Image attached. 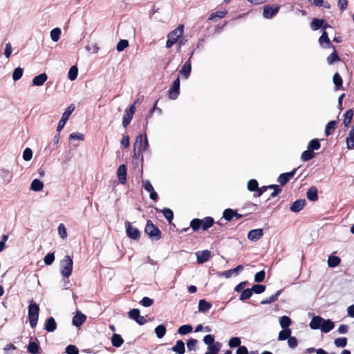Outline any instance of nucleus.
<instances>
[{
	"label": "nucleus",
	"mask_w": 354,
	"mask_h": 354,
	"mask_svg": "<svg viewBox=\"0 0 354 354\" xmlns=\"http://www.w3.org/2000/svg\"><path fill=\"white\" fill-rule=\"evenodd\" d=\"M39 313V305L36 303H31L28 308V315L31 328H35L38 322Z\"/></svg>",
	"instance_id": "1"
},
{
	"label": "nucleus",
	"mask_w": 354,
	"mask_h": 354,
	"mask_svg": "<svg viewBox=\"0 0 354 354\" xmlns=\"http://www.w3.org/2000/svg\"><path fill=\"white\" fill-rule=\"evenodd\" d=\"M184 26L179 25L176 28L170 32L167 35L166 47L170 48L183 34Z\"/></svg>",
	"instance_id": "2"
},
{
	"label": "nucleus",
	"mask_w": 354,
	"mask_h": 354,
	"mask_svg": "<svg viewBox=\"0 0 354 354\" xmlns=\"http://www.w3.org/2000/svg\"><path fill=\"white\" fill-rule=\"evenodd\" d=\"M145 232L152 240L158 241L161 239V231L151 220L147 221Z\"/></svg>",
	"instance_id": "3"
},
{
	"label": "nucleus",
	"mask_w": 354,
	"mask_h": 354,
	"mask_svg": "<svg viewBox=\"0 0 354 354\" xmlns=\"http://www.w3.org/2000/svg\"><path fill=\"white\" fill-rule=\"evenodd\" d=\"M73 264V262L72 258L68 255L65 256L61 261V274L63 277L68 278L71 275Z\"/></svg>",
	"instance_id": "4"
},
{
	"label": "nucleus",
	"mask_w": 354,
	"mask_h": 354,
	"mask_svg": "<svg viewBox=\"0 0 354 354\" xmlns=\"http://www.w3.org/2000/svg\"><path fill=\"white\" fill-rule=\"evenodd\" d=\"M149 147L148 139L145 134L143 136L142 134L138 135L135 140L133 144L134 149H139V151H145Z\"/></svg>",
	"instance_id": "5"
},
{
	"label": "nucleus",
	"mask_w": 354,
	"mask_h": 354,
	"mask_svg": "<svg viewBox=\"0 0 354 354\" xmlns=\"http://www.w3.org/2000/svg\"><path fill=\"white\" fill-rule=\"evenodd\" d=\"M125 228H126V232L127 235L129 238L133 240H138L140 237V230L136 227H133L131 225V223L129 221L125 222Z\"/></svg>",
	"instance_id": "6"
},
{
	"label": "nucleus",
	"mask_w": 354,
	"mask_h": 354,
	"mask_svg": "<svg viewBox=\"0 0 354 354\" xmlns=\"http://www.w3.org/2000/svg\"><path fill=\"white\" fill-rule=\"evenodd\" d=\"M74 109H75V106H74V104H72L63 113L62 118L58 122V125L57 127V132H59L64 128V125L66 123V121L68 120L69 116L71 115V113H73Z\"/></svg>",
	"instance_id": "7"
},
{
	"label": "nucleus",
	"mask_w": 354,
	"mask_h": 354,
	"mask_svg": "<svg viewBox=\"0 0 354 354\" xmlns=\"http://www.w3.org/2000/svg\"><path fill=\"white\" fill-rule=\"evenodd\" d=\"M180 77H178L172 83L169 90V97L171 100H176L180 93Z\"/></svg>",
	"instance_id": "8"
},
{
	"label": "nucleus",
	"mask_w": 354,
	"mask_h": 354,
	"mask_svg": "<svg viewBox=\"0 0 354 354\" xmlns=\"http://www.w3.org/2000/svg\"><path fill=\"white\" fill-rule=\"evenodd\" d=\"M280 7L278 6H272L266 5L263 7V16L266 19H272L274 15L277 14Z\"/></svg>",
	"instance_id": "9"
},
{
	"label": "nucleus",
	"mask_w": 354,
	"mask_h": 354,
	"mask_svg": "<svg viewBox=\"0 0 354 354\" xmlns=\"http://www.w3.org/2000/svg\"><path fill=\"white\" fill-rule=\"evenodd\" d=\"M297 170V168H295L291 171L281 174L277 178V182L281 186L286 185L289 180L295 176Z\"/></svg>",
	"instance_id": "10"
},
{
	"label": "nucleus",
	"mask_w": 354,
	"mask_h": 354,
	"mask_svg": "<svg viewBox=\"0 0 354 354\" xmlns=\"http://www.w3.org/2000/svg\"><path fill=\"white\" fill-rule=\"evenodd\" d=\"M197 263L203 264L209 261L211 257V252L208 250L198 251L196 252Z\"/></svg>",
	"instance_id": "11"
},
{
	"label": "nucleus",
	"mask_w": 354,
	"mask_h": 354,
	"mask_svg": "<svg viewBox=\"0 0 354 354\" xmlns=\"http://www.w3.org/2000/svg\"><path fill=\"white\" fill-rule=\"evenodd\" d=\"M127 168L124 164L120 165L117 170V176L120 183L124 185L127 183Z\"/></svg>",
	"instance_id": "12"
},
{
	"label": "nucleus",
	"mask_w": 354,
	"mask_h": 354,
	"mask_svg": "<svg viewBox=\"0 0 354 354\" xmlns=\"http://www.w3.org/2000/svg\"><path fill=\"white\" fill-rule=\"evenodd\" d=\"M263 236V230L261 228L251 230L248 233V239L251 241H257Z\"/></svg>",
	"instance_id": "13"
},
{
	"label": "nucleus",
	"mask_w": 354,
	"mask_h": 354,
	"mask_svg": "<svg viewBox=\"0 0 354 354\" xmlns=\"http://www.w3.org/2000/svg\"><path fill=\"white\" fill-rule=\"evenodd\" d=\"M319 42L325 48H334V45L331 44L326 30H323L322 35L319 38Z\"/></svg>",
	"instance_id": "14"
},
{
	"label": "nucleus",
	"mask_w": 354,
	"mask_h": 354,
	"mask_svg": "<svg viewBox=\"0 0 354 354\" xmlns=\"http://www.w3.org/2000/svg\"><path fill=\"white\" fill-rule=\"evenodd\" d=\"M306 204L305 199H297L290 206L291 212L297 213L302 210Z\"/></svg>",
	"instance_id": "15"
},
{
	"label": "nucleus",
	"mask_w": 354,
	"mask_h": 354,
	"mask_svg": "<svg viewBox=\"0 0 354 354\" xmlns=\"http://www.w3.org/2000/svg\"><path fill=\"white\" fill-rule=\"evenodd\" d=\"M86 319V316L80 311H77L76 314L73 316L72 324L76 327L81 326Z\"/></svg>",
	"instance_id": "16"
},
{
	"label": "nucleus",
	"mask_w": 354,
	"mask_h": 354,
	"mask_svg": "<svg viewBox=\"0 0 354 354\" xmlns=\"http://www.w3.org/2000/svg\"><path fill=\"white\" fill-rule=\"evenodd\" d=\"M324 318L319 315L314 316L310 322L309 326L311 329L317 330L322 328Z\"/></svg>",
	"instance_id": "17"
},
{
	"label": "nucleus",
	"mask_w": 354,
	"mask_h": 354,
	"mask_svg": "<svg viewBox=\"0 0 354 354\" xmlns=\"http://www.w3.org/2000/svg\"><path fill=\"white\" fill-rule=\"evenodd\" d=\"M57 328V323L53 317L47 318L44 324V329L48 332H54Z\"/></svg>",
	"instance_id": "18"
},
{
	"label": "nucleus",
	"mask_w": 354,
	"mask_h": 354,
	"mask_svg": "<svg viewBox=\"0 0 354 354\" xmlns=\"http://www.w3.org/2000/svg\"><path fill=\"white\" fill-rule=\"evenodd\" d=\"M307 198L312 202H315L318 200V190L315 186L310 187L306 192Z\"/></svg>",
	"instance_id": "19"
},
{
	"label": "nucleus",
	"mask_w": 354,
	"mask_h": 354,
	"mask_svg": "<svg viewBox=\"0 0 354 354\" xmlns=\"http://www.w3.org/2000/svg\"><path fill=\"white\" fill-rule=\"evenodd\" d=\"M201 229L203 231L207 230L209 228L213 226L214 224V219L211 216H206L203 219H201Z\"/></svg>",
	"instance_id": "20"
},
{
	"label": "nucleus",
	"mask_w": 354,
	"mask_h": 354,
	"mask_svg": "<svg viewBox=\"0 0 354 354\" xmlns=\"http://www.w3.org/2000/svg\"><path fill=\"white\" fill-rule=\"evenodd\" d=\"M48 76L45 73H41L37 76H35L32 79V85L40 86L44 84V82L47 80Z\"/></svg>",
	"instance_id": "21"
},
{
	"label": "nucleus",
	"mask_w": 354,
	"mask_h": 354,
	"mask_svg": "<svg viewBox=\"0 0 354 354\" xmlns=\"http://www.w3.org/2000/svg\"><path fill=\"white\" fill-rule=\"evenodd\" d=\"M192 71V65H191V61L190 58L185 62L183 64L180 73V74L185 77V78H188L190 75Z\"/></svg>",
	"instance_id": "22"
},
{
	"label": "nucleus",
	"mask_w": 354,
	"mask_h": 354,
	"mask_svg": "<svg viewBox=\"0 0 354 354\" xmlns=\"http://www.w3.org/2000/svg\"><path fill=\"white\" fill-rule=\"evenodd\" d=\"M212 304L210 302L202 299L199 300L198 309L201 313H206L212 308Z\"/></svg>",
	"instance_id": "23"
},
{
	"label": "nucleus",
	"mask_w": 354,
	"mask_h": 354,
	"mask_svg": "<svg viewBox=\"0 0 354 354\" xmlns=\"http://www.w3.org/2000/svg\"><path fill=\"white\" fill-rule=\"evenodd\" d=\"M334 327H335V324L331 319H324V322L322 324L321 330L322 333H327L330 332L331 330H333L334 328Z\"/></svg>",
	"instance_id": "24"
},
{
	"label": "nucleus",
	"mask_w": 354,
	"mask_h": 354,
	"mask_svg": "<svg viewBox=\"0 0 354 354\" xmlns=\"http://www.w3.org/2000/svg\"><path fill=\"white\" fill-rule=\"evenodd\" d=\"M171 350L178 354H185V343L182 340H180V339L177 340L175 346H174L171 348Z\"/></svg>",
	"instance_id": "25"
},
{
	"label": "nucleus",
	"mask_w": 354,
	"mask_h": 354,
	"mask_svg": "<svg viewBox=\"0 0 354 354\" xmlns=\"http://www.w3.org/2000/svg\"><path fill=\"white\" fill-rule=\"evenodd\" d=\"M353 115H354V111H353V109H350L346 111V113L344 115V118L343 120V124H344V127H348V126L350 125V124L352 121Z\"/></svg>",
	"instance_id": "26"
},
{
	"label": "nucleus",
	"mask_w": 354,
	"mask_h": 354,
	"mask_svg": "<svg viewBox=\"0 0 354 354\" xmlns=\"http://www.w3.org/2000/svg\"><path fill=\"white\" fill-rule=\"evenodd\" d=\"M346 147L348 149L354 148V126L349 131L348 135L346 138Z\"/></svg>",
	"instance_id": "27"
},
{
	"label": "nucleus",
	"mask_w": 354,
	"mask_h": 354,
	"mask_svg": "<svg viewBox=\"0 0 354 354\" xmlns=\"http://www.w3.org/2000/svg\"><path fill=\"white\" fill-rule=\"evenodd\" d=\"M243 270V266L242 265H239L236 268L233 269H230L228 270L224 271L221 274V276H224L226 278H230L232 277V275L235 273L237 274L240 271H242Z\"/></svg>",
	"instance_id": "28"
},
{
	"label": "nucleus",
	"mask_w": 354,
	"mask_h": 354,
	"mask_svg": "<svg viewBox=\"0 0 354 354\" xmlns=\"http://www.w3.org/2000/svg\"><path fill=\"white\" fill-rule=\"evenodd\" d=\"M282 292H283V289L277 290L275 294L272 295L268 299L262 300L260 302V304L261 305H266V304H269L276 301L278 299V297L282 293Z\"/></svg>",
	"instance_id": "29"
},
{
	"label": "nucleus",
	"mask_w": 354,
	"mask_h": 354,
	"mask_svg": "<svg viewBox=\"0 0 354 354\" xmlns=\"http://www.w3.org/2000/svg\"><path fill=\"white\" fill-rule=\"evenodd\" d=\"M111 343L113 346L119 348L124 343V339L120 335L114 333L111 337Z\"/></svg>",
	"instance_id": "30"
},
{
	"label": "nucleus",
	"mask_w": 354,
	"mask_h": 354,
	"mask_svg": "<svg viewBox=\"0 0 354 354\" xmlns=\"http://www.w3.org/2000/svg\"><path fill=\"white\" fill-rule=\"evenodd\" d=\"M44 187V183L39 179H34L30 184V189L35 192H40Z\"/></svg>",
	"instance_id": "31"
},
{
	"label": "nucleus",
	"mask_w": 354,
	"mask_h": 354,
	"mask_svg": "<svg viewBox=\"0 0 354 354\" xmlns=\"http://www.w3.org/2000/svg\"><path fill=\"white\" fill-rule=\"evenodd\" d=\"M40 348L39 344L37 342L30 341L28 345L27 350L31 354H38Z\"/></svg>",
	"instance_id": "32"
},
{
	"label": "nucleus",
	"mask_w": 354,
	"mask_h": 354,
	"mask_svg": "<svg viewBox=\"0 0 354 354\" xmlns=\"http://www.w3.org/2000/svg\"><path fill=\"white\" fill-rule=\"evenodd\" d=\"M341 259L337 256L330 255L328 259V265L330 268L337 267L339 265Z\"/></svg>",
	"instance_id": "33"
},
{
	"label": "nucleus",
	"mask_w": 354,
	"mask_h": 354,
	"mask_svg": "<svg viewBox=\"0 0 354 354\" xmlns=\"http://www.w3.org/2000/svg\"><path fill=\"white\" fill-rule=\"evenodd\" d=\"M333 82L335 85V90H339L342 87L343 80L341 75L338 73H335L334 74Z\"/></svg>",
	"instance_id": "34"
},
{
	"label": "nucleus",
	"mask_w": 354,
	"mask_h": 354,
	"mask_svg": "<svg viewBox=\"0 0 354 354\" xmlns=\"http://www.w3.org/2000/svg\"><path fill=\"white\" fill-rule=\"evenodd\" d=\"M292 330L290 328H285L279 333L278 339L279 341H284L288 339L291 336Z\"/></svg>",
	"instance_id": "35"
},
{
	"label": "nucleus",
	"mask_w": 354,
	"mask_h": 354,
	"mask_svg": "<svg viewBox=\"0 0 354 354\" xmlns=\"http://www.w3.org/2000/svg\"><path fill=\"white\" fill-rule=\"evenodd\" d=\"M324 22V19L314 18L310 23V28L313 30H317L322 28Z\"/></svg>",
	"instance_id": "36"
},
{
	"label": "nucleus",
	"mask_w": 354,
	"mask_h": 354,
	"mask_svg": "<svg viewBox=\"0 0 354 354\" xmlns=\"http://www.w3.org/2000/svg\"><path fill=\"white\" fill-rule=\"evenodd\" d=\"M155 333L158 339L162 338L167 331L166 326L164 324H160L155 328Z\"/></svg>",
	"instance_id": "37"
},
{
	"label": "nucleus",
	"mask_w": 354,
	"mask_h": 354,
	"mask_svg": "<svg viewBox=\"0 0 354 354\" xmlns=\"http://www.w3.org/2000/svg\"><path fill=\"white\" fill-rule=\"evenodd\" d=\"M136 109L134 104H131L129 108L125 109V113L122 118H127V120H131L135 113Z\"/></svg>",
	"instance_id": "38"
},
{
	"label": "nucleus",
	"mask_w": 354,
	"mask_h": 354,
	"mask_svg": "<svg viewBox=\"0 0 354 354\" xmlns=\"http://www.w3.org/2000/svg\"><path fill=\"white\" fill-rule=\"evenodd\" d=\"M291 323H292V321L289 317H288L286 315H283L280 317L279 324H280L281 327L283 329L290 328L289 326H290Z\"/></svg>",
	"instance_id": "39"
},
{
	"label": "nucleus",
	"mask_w": 354,
	"mask_h": 354,
	"mask_svg": "<svg viewBox=\"0 0 354 354\" xmlns=\"http://www.w3.org/2000/svg\"><path fill=\"white\" fill-rule=\"evenodd\" d=\"M315 156V153L308 149L304 151L301 156V158L303 161L306 162L313 159Z\"/></svg>",
	"instance_id": "40"
},
{
	"label": "nucleus",
	"mask_w": 354,
	"mask_h": 354,
	"mask_svg": "<svg viewBox=\"0 0 354 354\" xmlns=\"http://www.w3.org/2000/svg\"><path fill=\"white\" fill-rule=\"evenodd\" d=\"M201 221L200 218H193L190 221L189 227L192 228L193 232H197L201 229Z\"/></svg>",
	"instance_id": "41"
},
{
	"label": "nucleus",
	"mask_w": 354,
	"mask_h": 354,
	"mask_svg": "<svg viewBox=\"0 0 354 354\" xmlns=\"http://www.w3.org/2000/svg\"><path fill=\"white\" fill-rule=\"evenodd\" d=\"M333 52L327 57L326 60L328 64L331 65L334 62L339 61L340 58L337 55V52L334 46Z\"/></svg>",
	"instance_id": "42"
},
{
	"label": "nucleus",
	"mask_w": 354,
	"mask_h": 354,
	"mask_svg": "<svg viewBox=\"0 0 354 354\" xmlns=\"http://www.w3.org/2000/svg\"><path fill=\"white\" fill-rule=\"evenodd\" d=\"M61 32L62 31L59 28H55L53 30H51L50 35L52 41L54 42L57 41L60 38Z\"/></svg>",
	"instance_id": "43"
},
{
	"label": "nucleus",
	"mask_w": 354,
	"mask_h": 354,
	"mask_svg": "<svg viewBox=\"0 0 354 354\" xmlns=\"http://www.w3.org/2000/svg\"><path fill=\"white\" fill-rule=\"evenodd\" d=\"M321 147L319 140L317 138H315L311 140L308 145V149L314 151L315 150H318Z\"/></svg>",
	"instance_id": "44"
},
{
	"label": "nucleus",
	"mask_w": 354,
	"mask_h": 354,
	"mask_svg": "<svg viewBox=\"0 0 354 354\" xmlns=\"http://www.w3.org/2000/svg\"><path fill=\"white\" fill-rule=\"evenodd\" d=\"M234 215V209L231 208L225 209L223 212V218L227 221H231Z\"/></svg>",
	"instance_id": "45"
},
{
	"label": "nucleus",
	"mask_w": 354,
	"mask_h": 354,
	"mask_svg": "<svg viewBox=\"0 0 354 354\" xmlns=\"http://www.w3.org/2000/svg\"><path fill=\"white\" fill-rule=\"evenodd\" d=\"M78 75V68L76 66H72L68 71V77L70 80L73 81L76 80Z\"/></svg>",
	"instance_id": "46"
},
{
	"label": "nucleus",
	"mask_w": 354,
	"mask_h": 354,
	"mask_svg": "<svg viewBox=\"0 0 354 354\" xmlns=\"http://www.w3.org/2000/svg\"><path fill=\"white\" fill-rule=\"evenodd\" d=\"M162 213L163 214L165 218L167 220L169 223H171L173 218H174V213L172 210L169 208L165 207L161 210Z\"/></svg>",
	"instance_id": "47"
},
{
	"label": "nucleus",
	"mask_w": 354,
	"mask_h": 354,
	"mask_svg": "<svg viewBox=\"0 0 354 354\" xmlns=\"http://www.w3.org/2000/svg\"><path fill=\"white\" fill-rule=\"evenodd\" d=\"M192 326L189 324H185L180 326L178 329V333L180 335H187L192 331Z\"/></svg>",
	"instance_id": "48"
},
{
	"label": "nucleus",
	"mask_w": 354,
	"mask_h": 354,
	"mask_svg": "<svg viewBox=\"0 0 354 354\" xmlns=\"http://www.w3.org/2000/svg\"><path fill=\"white\" fill-rule=\"evenodd\" d=\"M252 293H253V291H252V288L244 289L241 292V294L239 296V299L241 301L248 299L252 297Z\"/></svg>",
	"instance_id": "49"
},
{
	"label": "nucleus",
	"mask_w": 354,
	"mask_h": 354,
	"mask_svg": "<svg viewBox=\"0 0 354 354\" xmlns=\"http://www.w3.org/2000/svg\"><path fill=\"white\" fill-rule=\"evenodd\" d=\"M241 339L238 337H231L228 342V346L230 348H236L237 347V348H238L239 347V346H241Z\"/></svg>",
	"instance_id": "50"
},
{
	"label": "nucleus",
	"mask_w": 354,
	"mask_h": 354,
	"mask_svg": "<svg viewBox=\"0 0 354 354\" xmlns=\"http://www.w3.org/2000/svg\"><path fill=\"white\" fill-rule=\"evenodd\" d=\"M24 69L21 67H17L14 69L12 73V79L14 81L20 80L23 75Z\"/></svg>",
	"instance_id": "51"
},
{
	"label": "nucleus",
	"mask_w": 354,
	"mask_h": 354,
	"mask_svg": "<svg viewBox=\"0 0 354 354\" xmlns=\"http://www.w3.org/2000/svg\"><path fill=\"white\" fill-rule=\"evenodd\" d=\"M247 187L250 192H256L257 189H259V183L257 180L251 179L248 182Z\"/></svg>",
	"instance_id": "52"
},
{
	"label": "nucleus",
	"mask_w": 354,
	"mask_h": 354,
	"mask_svg": "<svg viewBox=\"0 0 354 354\" xmlns=\"http://www.w3.org/2000/svg\"><path fill=\"white\" fill-rule=\"evenodd\" d=\"M336 124V120H330L327 123L325 129V134L327 137L331 134L330 131L335 129Z\"/></svg>",
	"instance_id": "53"
},
{
	"label": "nucleus",
	"mask_w": 354,
	"mask_h": 354,
	"mask_svg": "<svg viewBox=\"0 0 354 354\" xmlns=\"http://www.w3.org/2000/svg\"><path fill=\"white\" fill-rule=\"evenodd\" d=\"M334 344L336 347L344 348L347 344V338L344 337L336 338L334 341Z\"/></svg>",
	"instance_id": "54"
},
{
	"label": "nucleus",
	"mask_w": 354,
	"mask_h": 354,
	"mask_svg": "<svg viewBox=\"0 0 354 354\" xmlns=\"http://www.w3.org/2000/svg\"><path fill=\"white\" fill-rule=\"evenodd\" d=\"M221 347V344L218 342H216L208 346V351L209 353L218 354Z\"/></svg>",
	"instance_id": "55"
},
{
	"label": "nucleus",
	"mask_w": 354,
	"mask_h": 354,
	"mask_svg": "<svg viewBox=\"0 0 354 354\" xmlns=\"http://www.w3.org/2000/svg\"><path fill=\"white\" fill-rule=\"evenodd\" d=\"M140 315V310L138 308H133L128 312L129 317L131 319L134 320L135 322L138 318V317Z\"/></svg>",
	"instance_id": "56"
},
{
	"label": "nucleus",
	"mask_w": 354,
	"mask_h": 354,
	"mask_svg": "<svg viewBox=\"0 0 354 354\" xmlns=\"http://www.w3.org/2000/svg\"><path fill=\"white\" fill-rule=\"evenodd\" d=\"M129 46V41L127 39H120L116 46L118 52L123 51Z\"/></svg>",
	"instance_id": "57"
},
{
	"label": "nucleus",
	"mask_w": 354,
	"mask_h": 354,
	"mask_svg": "<svg viewBox=\"0 0 354 354\" xmlns=\"http://www.w3.org/2000/svg\"><path fill=\"white\" fill-rule=\"evenodd\" d=\"M227 14V11H217L216 12L212 13L209 17V20L213 21L216 18L222 19Z\"/></svg>",
	"instance_id": "58"
},
{
	"label": "nucleus",
	"mask_w": 354,
	"mask_h": 354,
	"mask_svg": "<svg viewBox=\"0 0 354 354\" xmlns=\"http://www.w3.org/2000/svg\"><path fill=\"white\" fill-rule=\"evenodd\" d=\"M265 277H266V272L263 270H262L257 272L255 274L254 280L257 283H261L264 281Z\"/></svg>",
	"instance_id": "59"
},
{
	"label": "nucleus",
	"mask_w": 354,
	"mask_h": 354,
	"mask_svg": "<svg viewBox=\"0 0 354 354\" xmlns=\"http://www.w3.org/2000/svg\"><path fill=\"white\" fill-rule=\"evenodd\" d=\"M55 261L54 252L48 253L44 258V263L47 266H50Z\"/></svg>",
	"instance_id": "60"
},
{
	"label": "nucleus",
	"mask_w": 354,
	"mask_h": 354,
	"mask_svg": "<svg viewBox=\"0 0 354 354\" xmlns=\"http://www.w3.org/2000/svg\"><path fill=\"white\" fill-rule=\"evenodd\" d=\"M251 288L253 292L256 294H261L266 290V286L263 284H254Z\"/></svg>",
	"instance_id": "61"
},
{
	"label": "nucleus",
	"mask_w": 354,
	"mask_h": 354,
	"mask_svg": "<svg viewBox=\"0 0 354 354\" xmlns=\"http://www.w3.org/2000/svg\"><path fill=\"white\" fill-rule=\"evenodd\" d=\"M65 353L66 354H79V349L76 346L70 344L66 347Z\"/></svg>",
	"instance_id": "62"
},
{
	"label": "nucleus",
	"mask_w": 354,
	"mask_h": 354,
	"mask_svg": "<svg viewBox=\"0 0 354 354\" xmlns=\"http://www.w3.org/2000/svg\"><path fill=\"white\" fill-rule=\"evenodd\" d=\"M58 234L59 236L64 239L67 237L66 229L63 223H60L57 227Z\"/></svg>",
	"instance_id": "63"
},
{
	"label": "nucleus",
	"mask_w": 354,
	"mask_h": 354,
	"mask_svg": "<svg viewBox=\"0 0 354 354\" xmlns=\"http://www.w3.org/2000/svg\"><path fill=\"white\" fill-rule=\"evenodd\" d=\"M32 158V151L30 148H26L23 152V159L25 161H29Z\"/></svg>",
	"instance_id": "64"
}]
</instances>
